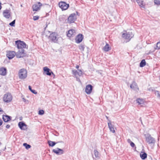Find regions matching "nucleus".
Returning <instances> with one entry per match:
<instances>
[{
  "label": "nucleus",
  "instance_id": "nucleus-10",
  "mask_svg": "<svg viewBox=\"0 0 160 160\" xmlns=\"http://www.w3.org/2000/svg\"><path fill=\"white\" fill-rule=\"evenodd\" d=\"M72 74L75 76L76 78L78 76H81L83 74V72L81 70L78 69L76 70L75 69L72 70Z\"/></svg>",
  "mask_w": 160,
  "mask_h": 160
},
{
  "label": "nucleus",
  "instance_id": "nucleus-7",
  "mask_svg": "<svg viewBox=\"0 0 160 160\" xmlns=\"http://www.w3.org/2000/svg\"><path fill=\"white\" fill-rule=\"evenodd\" d=\"M26 55V53L25 52V50L23 49L19 50L16 53V56L18 58L25 57Z\"/></svg>",
  "mask_w": 160,
  "mask_h": 160
},
{
  "label": "nucleus",
  "instance_id": "nucleus-48",
  "mask_svg": "<svg viewBox=\"0 0 160 160\" xmlns=\"http://www.w3.org/2000/svg\"><path fill=\"white\" fill-rule=\"evenodd\" d=\"M3 112L1 108H0V112Z\"/></svg>",
  "mask_w": 160,
  "mask_h": 160
},
{
  "label": "nucleus",
  "instance_id": "nucleus-47",
  "mask_svg": "<svg viewBox=\"0 0 160 160\" xmlns=\"http://www.w3.org/2000/svg\"><path fill=\"white\" fill-rule=\"evenodd\" d=\"M76 67V68L77 69H78V68H79V65H77L76 66V67Z\"/></svg>",
  "mask_w": 160,
  "mask_h": 160
},
{
  "label": "nucleus",
  "instance_id": "nucleus-25",
  "mask_svg": "<svg viewBox=\"0 0 160 160\" xmlns=\"http://www.w3.org/2000/svg\"><path fill=\"white\" fill-rule=\"evenodd\" d=\"M84 36L82 34H79L77 35L75 38V40H82Z\"/></svg>",
  "mask_w": 160,
  "mask_h": 160
},
{
  "label": "nucleus",
  "instance_id": "nucleus-15",
  "mask_svg": "<svg viewBox=\"0 0 160 160\" xmlns=\"http://www.w3.org/2000/svg\"><path fill=\"white\" fill-rule=\"evenodd\" d=\"M92 86L91 85H87L85 88V91L88 94H90L92 90Z\"/></svg>",
  "mask_w": 160,
  "mask_h": 160
},
{
  "label": "nucleus",
  "instance_id": "nucleus-29",
  "mask_svg": "<svg viewBox=\"0 0 160 160\" xmlns=\"http://www.w3.org/2000/svg\"><path fill=\"white\" fill-rule=\"evenodd\" d=\"M146 62L144 59L142 60L140 64V66L141 67H143L146 65Z\"/></svg>",
  "mask_w": 160,
  "mask_h": 160
},
{
  "label": "nucleus",
  "instance_id": "nucleus-14",
  "mask_svg": "<svg viewBox=\"0 0 160 160\" xmlns=\"http://www.w3.org/2000/svg\"><path fill=\"white\" fill-rule=\"evenodd\" d=\"M76 30L74 29H71L68 31L67 36L68 37H71L74 36L76 33Z\"/></svg>",
  "mask_w": 160,
  "mask_h": 160
},
{
  "label": "nucleus",
  "instance_id": "nucleus-52",
  "mask_svg": "<svg viewBox=\"0 0 160 160\" xmlns=\"http://www.w3.org/2000/svg\"><path fill=\"white\" fill-rule=\"evenodd\" d=\"M1 144V143L0 142V145Z\"/></svg>",
  "mask_w": 160,
  "mask_h": 160
},
{
  "label": "nucleus",
  "instance_id": "nucleus-49",
  "mask_svg": "<svg viewBox=\"0 0 160 160\" xmlns=\"http://www.w3.org/2000/svg\"><path fill=\"white\" fill-rule=\"evenodd\" d=\"M132 1L134 2L136 0H131Z\"/></svg>",
  "mask_w": 160,
  "mask_h": 160
},
{
  "label": "nucleus",
  "instance_id": "nucleus-9",
  "mask_svg": "<svg viewBox=\"0 0 160 160\" xmlns=\"http://www.w3.org/2000/svg\"><path fill=\"white\" fill-rule=\"evenodd\" d=\"M15 43L18 48H21L26 47V45L23 41H16Z\"/></svg>",
  "mask_w": 160,
  "mask_h": 160
},
{
  "label": "nucleus",
  "instance_id": "nucleus-6",
  "mask_svg": "<svg viewBox=\"0 0 160 160\" xmlns=\"http://www.w3.org/2000/svg\"><path fill=\"white\" fill-rule=\"evenodd\" d=\"M58 5L62 10H67L69 7V4H67L66 2L63 1L59 2Z\"/></svg>",
  "mask_w": 160,
  "mask_h": 160
},
{
  "label": "nucleus",
  "instance_id": "nucleus-34",
  "mask_svg": "<svg viewBox=\"0 0 160 160\" xmlns=\"http://www.w3.org/2000/svg\"><path fill=\"white\" fill-rule=\"evenodd\" d=\"M155 95L157 96L158 97L160 98V94L159 93V92L158 91H155L154 92Z\"/></svg>",
  "mask_w": 160,
  "mask_h": 160
},
{
  "label": "nucleus",
  "instance_id": "nucleus-12",
  "mask_svg": "<svg viewBox=\"0 0 160 160\" xmlns=\"http://www.w3.org/2000/svg\"><path fill=\"white\" fill-rule=\"evenodd\" d=\"M42 6V4L40 2L33 5L32 6V8L34 11H38L40 9V7Z\"/></svg>",
  "mask_w": 160,
  "mask_h": 160
},
{
  "label": "nucleus",
  "instance_id": "nucleus-16",
  "mask_svg": "<svg viewBox=\"0 0 160 160\" xmlns=\"http://www.w3.org/2000/svg\"><path fill=\"white\" fill-rule=\"evenodd\" d=\"M43 70L46 73V74L49 76H50L51 74H53L52 72L47 67H45L43 68Z\"/></svg>",
  "mask_w": 160,
  "mask_h": 160
},
{
  "label": "nucleus",
  "instance_id": "nucleus-32",
  "mask_svg": "<svg viewBox=\"0 0 160 160\" xmlns=\"http://www.w3.org/2000/svg\"><path fill=\"white\" fill-rule=\"evenodd\" d=\"M29 90L33 93L35 94H37V92L34 90H32V88L31 86H29L28 87Z\"/></svg>",
  "mask_w": 160,
  "mask_h": 160
},
{
  "label": "nucleus",
  "instance_id": "nucleus-18",
  "mask_svg": "<svg viewBox=\"0 0 160 160\" xmlns=\"http://www.w3.org/2000/svg\"><path fill=\"white\" fill-rule=\"evenodd\" d=\"M18 125L21 130H25L27 129V125L23 122H19Z\"/></svg>",
  "mask_w": 160,
  "mask_h": 160
},
{
  "label": "nucleus",
  "instance_id": "nucleus-51",
  "mask_svg": "<svg viewBox=\"0 0 160 160\" xmlns=\"http://www.w3.org/2000/svg\"><path fill=\"white\" fill-rule=\"evenodd\" d=\"M106 117L107 119L108 118V117L107 116H106Z\"/></svg>",
  "mask_w": 160,
  "mask_h": 160
},
{
  "label": "nucleus",
  "instance_id": "nucleus-3",
  "mask_svg": "<svg viewBox=\"0 0 160 160\" xmlns=\"http://www.w3.org/2000/svg\"><path fill=\"white\" fill-rule=\"evenodd\" d=\"M12 97L10 93H7L4 94L3 98V101L6 103L10 102L12 100Z\"/></svg>",
  "mask_w": 160,
  "mask_h": 160
},
{
  "label": "nucleus",
  "instance_id": "nucleus-2",
  "mask_svg": "<svg viewBox=\"0 0 160 160\" xmlns=\"http://www.w3.org/2000/svg\"><path fill=\"white\" fill-rule=\"evenodd\" d=\"M133 36V34L131 32H127L125 31L122 34V37L123 39L129 40H130Z\"/></svg>",
  "mask_w": 160,
  "mask_h": 160
},
{
  "label": "nucleus",
  "instance_id": "nucleus-21",
  "mask_svg": "<svg viewBox=\"0 0 160 160\" xmlns=\"http://www.w3.org/2000/svg\"><path fill=\"white\" fill-rule=\"evenodd\" d=\"M137 103H138V105L140 106H142L144 104V100L142 98H138L136 100Z\"/></svg>",
  "mask_w": 160,
  "mask_h": 160
},
{
  "label": "nucleus",
  "instance_id": "nucleus-31",
  "mask_svg": "<svg viewBox=\"0 0 160 160\" xmlns=\"http://www.w3.org/2000/svg\"><path fill=\"white\" fill-rule=\"evenodd\" d=\"M23 145L25 147V148L27 149H28L30 148L31 147L30 145L27 144V143H24L23 144Z\"/></svg>",
  "mask_w": 160,
  "mask_h": 160
},
{
  "label": "nucleus",
  "instance_id": "nucleus-23",
  "mask_svg": "<svg viewBox=\"0 0 160 160\" xmlns=\"http://www.w3.org/2000/svg\"><path fill=\"white\" fill-rule=\"evenodd\" d=\"M108 128L111 132H112L113 133L115 132V130L114 128V126L112 125L110 121L108 123Z\"/></svg>",
  "mask_w": 160,
  "mask_h": 160
},
{
  "label": "nucleus",
  "instance_id": "nucleus-44",
  "mask_svg": "<svg viewBox=\"0 0 160 160\" xmlns=\"http://www.w3.org/2000/svg\"><path fill=\"white\" fill-rule=\"evenodd\" d=\"M76 78L77 79V81H78L79 82H80V80L79 79V78H78V77H77V78Z\"/></svg>",
  "mask_w": 160,
  "mask_h": 160
},
{
  "label": "nucleus",
  "instance_id": "nucleus-36",
  "mask_svg": "<svg viewBox=\"0 0 160 160\" xmlns=\"http://www.w3.org/2000/svg\"><path fill=\"white\" fill-rule=\"evenodd\" d=\"M15 20H14L13 21H12V22L10 23L9 24V25L12 27L14 26H15Z\"/></svg>",
  "mask_w": 160,
  "mask_h": 160
},
{
  "label": "nucleus",
  "instance_id": "nucleus-42",
  "mask_svg": "<svg viewBox=\"0 0 160 160\" xmlns=\"http://www.w3.org/2000/svg\"><path fill=\"white\" fill-rule=\"evenodd\" d=\"M127 142L128 143H130V144L132 142L130 139H128L127 140Z\"/></svg>",
  "mask_w": 160,
  "mask_h": 160
},
{
  "label": "nucleus",
  "instance_id": "nucleus-8",
  "mask_svg": "<svg viewBox=\"0 0 160 160\" xmlns=\"http://www.w3.org/2000/svg\"><path fill=\"white\" fill-rule=\"evenodd\" d=\"M146 140L149 144H154L155 143V139L149 134L145 135Z\"/></svg>",
  "mask_w": 160,
  "mask_h": 160
},
{
  "label": "nucleus",
  "instance_id": "nucleus-13",
  "mask_svg": "<svg viewBox=\"0 0 160 160\" xmlns=\"http://www.w3.org/2000/svg\"><path fill=\"white\" fill-rule=\"evenodd\" d=\"M52 151L53 152H54L58 155H62L63 154L64 152V151L62 149L58 148H57L55 149H53Z\"/></svg>",
  "mask_w": 160,
  "mask_h": 160
},
{
  "label": "nucleus",
  "instance_id": "nucleus-40",
  "mask_svg": "<svg viewBox=\"0 0 160 160\" xmlns=\"http://www.w3.org/2000/svg\"><path fill=\"white\" fill-rule=\"evenodd\" d=\"M130 144L132 147H134L135 146V144L132 142Z\"/></svg>",
  "mask_w": 160,
  "mask_h": 160
},
{
  "label": "nucleus",
  "instance_id": "nucleus-19",
  "mask_svg": "<svg viewBox=\"0 0 160 160\" xmlns=\"http://www.w3.org/2000/svg\"><path fill=\"white\" fill-rule=\"evenodd\" d=\"M111 49V47L109 44L106 42L105 45L103 47L102 50L106 52H108Z\"/></svg>",
  "mask_w": 160,
  "mask_h": 160
},
{
  "label": "nucleus",
  "instance_id": "nucleus-46",
  "mask_svg": "<svg viewBox=\"0 0 160 160\" xmlns=\"http://www.w3.org/2000/svg\"><path fill=\"white\" fill-rule=\"evenodd\" d=\"M2 122H3L2 120L0 119V126L2 124Z\"/></svg>",
  "mask_w": 160,
  "mask_h": 160
},
{
  "label": "nucleus",
  "instance_id": "nucleus-38",
  "mask_svg": "<svg viewBox=\"0 0 160 160\" xmlns=\"http://www.w3.org/2000/svg\"><path fill=\"white\" fill-rule=\"evenodd\" d=\"M44 113V112L42 110H40L39 111L38 114L39 115H43Z\"/></svg>",
  "mask_w": 160,
  "mask_h": 160
},
{
  "label": "nucleus",
  "instance_id": "nucleus-11",
  "mask_svg": "<svg viewBox=\"0 0 160 160\" xmlns=\"http://www.w3.org/2000/svg\"><path fill=\"white\" fill-rule=\"evenodd\" d=\"M16 55V52L14 51H8L7 52L6 56L9 59L13 58Z\"/></svg>",
  "mask_w": 160,
  "mask_h": 160
},
{
  "label": "nucleus",
  "instance_id": "nucleus-37",
  "mask_svg": "<svg viewBox=\"0 0 160 160\" xmlns=\"http://www.w3.org/2000/svg\"><path fill=\"white\" fill-rule=\"evenodd\" d=\"M160 48V41L158 42L157 43V49Z\"/></svg>",
  "mask_w": 160,
  "mask_h": 160
},
{
  "label": "nucleus",
  "instance_id": "nucleus-22",
  "mask_svg": "<svg viewBox=\"0 0 160 160\" xmlns=\"http://www.w3.org/2000/svg\"><path fill=\"white\" fill-rule=\"evenodd\" d=\"M7 70L5 68L2 67L0 68V74L2 76H5L7 73Z\"/></svg>",
  "mask_w": 160,
  "mask_h": 160
},
{
  "label": "nucleus",
  "instance_id": "nucleus-41",
  "mask_svg": "<svg viewBox=\"0 0 160 160\" xmlns=\"http://www.w3.org/2000/svg\"><path fill=\"white\" fill-rule=\"evenodd\" d=\"M10 125H9V124H8L6 126V128H10Z\"/></svg>",
  "mask_w": 160,
  "mask_h": 160
},
{
  "label": "nucleus",
  "instance_id": "nucleus-35",
  "mask_svg": "<svg viewBox=\"0 0 160 160\" xmlns=\"http://www.w3.org/2000/svg\"><path fill=\"white\" fill-rule=\"evenodd\" d=\"M154 2L155 4L160 5V0H154Z\"/></svg>",
  "mask_w": 160,
  "mask_h": 160
},
{
  "label": "nucleus",
  "instance_id": "nucleus-33",
  "mask_svg": "<svg viewBox=\"0 0 160 160\" xmlns=\"http://www.w3.org/2000/svg\"><path fill=\"white\" fill-rule=\"evenodd\" d=\"M84 45L83 44H81L79 46V49L82 51H84Z\"/></svg>",
  "mask_w": 160,
  "mask_h": 160
},
{
  "label": "nucleus",
  "instance_id": "nucleus-45",
  "mask_svg": "<svg viewBox=\"0 0 160 160\" xmlns=\"http://www.w3.org/2000/svg\"><path fill=\"white\" fill-rule=\"evenodd\" d=\"M76 78L77 79V81H78L79 82H80V80L79 79V78H78V77H77V78Z\"/></svg>",
  "mask_w": 160,
  "mask_h": 160
},
{
  "label": "nucleus",
  "instance_id": "nucleus-30",
  "mask_svg": "<svg viewBox=\"0 0 160 160\" xmlns=\"http://www.w3.org/2000/svg\"><path fill=\"white\" fill-rule=\"evenodd\" d=\"M94 154L95 157L97 158H99V152L96 150H94Z\"/></svg>",
  "mask_w": 160,
  "mask_h": 160
},
{
  "label": "nucleus",
  "instance_id": "nucleus-20",
  "mask_svg": "<svg viewBox=\"0 0 160 160\" xmlns=\"http://www.w3.org/2000/svg\"><path fill=\"white\" fill-rule=\"evenodd\" d=\"M57 34L55 32L51 34L49 36V39L51 40H56L57 38Z\"/></svg>",
  "mask_w": 160,
  "mask_h": 160
},
{
  "label": "nucleus",
  "instance_id": "nucleus-24",
  "mask_svg": "<svg viewBox=\"0 0 160 160\" xmlns=\"http://www.w3.org/2000/svg\"><path fill=\"white\" fill-rule=\"evenodd\" d=\"M2 119L5 122H7L11 120V117L7 115H3Z\"/></svg>",
  "mask_w": 160,
  "mask_h": 160
},
{
  "label": "nucleus",
  "instance_id": "nucleus-1",
  "mask_svg": "<svg viewBox=\"0 0 160 160\" xmlns=\"http://www.w3.org/2000/svg\"><path fill=\"white\" fill-rule=\"evenodd\" d=\"M27 76V70L24 69H21L18 72V77L20 79H23L25 78Z\"/></svg>",
  "mask_w": 160,
  "mask_h": 160
},
{
  "label": "nucleus",
  "instance_id": "nucleus-27",
  "mask_svg": "<svg viewBox=\"0 0 160 160\" xmlns=\"http://www.w3.org/2000/svg\"><path fill=\"white\" fill-rule=\"evenodd\" d=\"M140 156L142 159H144L147 158V154L145 152H141L140 154Z\"/></svg>",
  "mask_w": 160,
  "mask_h": 160
},
{
  "label": "nucleus",
  "instance_id": "nucleus-39",
  "mask_svg": "<svg viewBox=\"0 0 160 160\" xmlns=\"http://www.w3.org/2000/svg\"><path fill=\"white\" fill-rule=\"evenodd\" d=\"M39 17L38 16H34L33 17V19L34 20H36L38 19Z\"/></svg>",
  "mask_w": 160,
  "mask_h": 160
},
{
  "label": "nucleus",
  "instance_id": "nucleus-17",
  "mask_svg": "<svg viewBox=\"0 0 160 160\" xmlns=\"http://www.w3.org/2000/svg\"><path fill=\"white\" fill-rule=\"evenodd\" d=\"M130 88L137 91H138L139 88L136 83L133 82L130 85Z\"/></svg>",
  "mask_w": 160,
  "mask_h": 160
},
{
  "label": "nucleus",
  "instance_id": "nucleus-28",
  "mask_svg": "<svg viewBox=\"0 0 160 160\" xmlns=\"http://www.w3.org/2000/svg\"><path fill=\"white\" fill-rule=\"evenodd\" d=\"M48 143L49 145L52 147H53L56 143L55 142L52 141L50 140L48 141Z\"/></svg>",
  "mask_w": 160,
  "mask_h": 160
},
{
  "label": "nucleus",
  "instance_id": "nucleus-50",
  "mask_svg": "<svg viewBox=\"0 0 160 160\" xmlns=\"http://www.w3.org/2000/svg\"><path fill=\"white\" fill-rule=\"evenodd\" d=\"M23 99L24 102H25V99L24 98H23Z\"/></svg>",
  "mask_w": 160,
  "mask_h": 160
},
{
  "label": "nucleus",
  "instance_id": "nucleus-26",
  "mask_svg": "<svg viewBox=\"0 0 160 160\" xmlns=\"http://www.w3.org/2000/svg\"><path fill=\"white\" fill-rule=\"evenodd\" d=\"M138 5L141 7L144 8V4L142 0H136Z\"/></svg>",
  "mask_w": 160,
  "mask_h": 160
},
{
  "label": "nucleus",
  "instance_id": "nucleus-4",
  "mask_svg": "<svg viewBox=\"0 0 160 160\" xmlns=\"http://www.w3.org/2000/svg\"><path fill=\"white\" fill-rule=\"evenodd\" d=\"M77 14L73 13L70 15L68 19V22L69 23H73L77 19Z\"/></svg>",
  "mask_w": 160,
  "mask_h": 160
},
{
  "label": "nucleus",
  "instance_id": "nucleus-5",
  "mask_svg": "<svg viewBox=\"0 0 160 160\" xmlns=\"http://www.w3.org/2000/svg\"><path fill=\"white\" fill-rule=\"evenodd\" d=\"M12 12L10 9H6L3 12V15L4 17L9 19L12 17Z\"/></svg>",
  "mask_w": 160,
  "mask_h": 160
},
{
  "label": "nucleus",
  "instance_id": "nucleus-43",
  "mask_svg": "<svg viewBox=\"0 0 160 160\" xmlns=\"http://www.w3.org/2000/svg\"><path fill=\"white\" fill-rule=\"evenodd\" d=\"M82 41H76V42L77 43H80Z\"/></svg>",
  "mask_w": 160,
  "mask_h": 160
}]
</instances>
